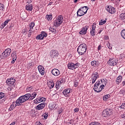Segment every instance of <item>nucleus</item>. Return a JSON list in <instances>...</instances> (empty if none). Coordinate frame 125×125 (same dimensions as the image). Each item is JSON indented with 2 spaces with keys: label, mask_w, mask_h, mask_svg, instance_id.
<instances>
[{
  "label": "nucleus",
  "mask_w": 125,
  "mask_h": 125,
  "mask_svg": "<svg viewBox=\"0 0 125 125\" xmlns=\"http://www.w3.org/2000/svg\"><path fill=\"white\" fill-rule=\"evenodd\" d=\"M31 95L30 93L21 96L16 100V103L18 106H21L22 103L26 102L27 100H32V99H31Z\"/></svg>",
  "instance_id": "1"
},
{
  "label": "nucleus",
  "mask_w": 125,
  "mask_h": 125,
  "mask_svg": "<svg viewBox=\"0 0 125 125\" xmlns=\"http://www.w3.org/2000/svg\"><path fill=\"white\" fill-rule=\"evenodd\" d=\"M102 83V81H97L96 83H95L94 87V90L96 91V92H100L102 89H104V85L103 84H101Z\"/></svg>",
  "instance_id": "2"
},
{
  "label": "nucleus",
  "mask_w": 125,
  "mask_h": 125,
  "mask_svg": "<svg viewBox=\"0 0 125 125\" xmlns=\"http://www.w3.org/2000/svg\"><path fill=\"white\" fill-rule=\"evenodd\" d=\"M77 51L80 55H83L86 51V44L85 43L81 44L78 47Z\"/></svg>",
  "instance_id": "3"
},
{
  "label": "nucleus",
  "mask_w": 125,
  "mask_h": 125,
  "mask_svg": "<svg viewBox=\"0 0 125 125\" xmlns=\"http://www.w3.org/2000/svg\"><path fill=\"white\" fill-rule=\"evenodd\" d=\"M87 10H88V7L87 6L81 7L77 11V16L79 17L83 16V15L86 14Z\"/></svg>",
  "instance_id": "4"
},
{
  "label": "nucleus",
  "mask_w": 125,
  "mask_h": 125,
  "mask_svg": "<svg viewBox=\"0 0 125 125\" xmlns=\"http://www.w3.org/2000/svg\"><path fill=\"white\" fill-rule=\"evenodd\" d=\"M63 22V17L59 16L57 17L54 21V26L55 27H59Z\"/></svg>",
  "instance_id": "5"
},
{
  "label": "nucleus",
  "mask_w": 125,
  "mask_h": 125,
  "mask_svg": "<svg viewBox=\"0 0 125 125\" xmlns=\"http://www.w3.org/2000/svg\"><path fill=\"white\" fill-rule=\"evenodd\" d=\"M112 114H113V110L112 109L107 108L103 111L102 116L104 117H109Z\"/></svg>",
  "instance_id": "6"
},
{
  "label": "nucleus",
  "mask_w": 125,
  "mask_h": 125,
  "mask_svg": "<svg viewBox=\"0 0 125 125\" xmlns=\"http://www.w3.org/2000/svg\"><path fill=\"white\" fill-rule=\"evenodd\" d=\"M80 66V63L77 62L76 63H74L73 62H69L67 64L68 68L69 70H75V69H77Z\"/></svg>",
  "instance_id": "7"
},
{
  "label": "nucleus",
  "mask_w": 125,
  "mask_h": 125,
  "mask_svg": "<svg viewBox=\"0 0 125 125\" xmlns=\"http://www.w3.org/2000/svg\"><path fill=\"white\" fill-rule=\"evenodd\" d=\"M47 37V33H46L44 31H42L41 34L37 36L36 39L40 40L41 41H42V40H43L44 38H46Z\"/></svg>",
  "instance_id": "8"
},
{
  "label": "nucleus",
  "mask_w": 125,
  "mask_h": 125,
  "mask_svg": "<svg viewBox=\"0 0 125 125\" xmlns=\"http://www.w3.org/2000/svg\"><path fill=\"white\" fill-rule=\"evenodd\" d=\"M107 11L109 12V13H111V14H114L115 12H116V9L115 8L112 7V6H107V7L106 8Z\"/></svg>",
  "instance_id": "9"
},
{
  "label": "nucleus",
  "mask_w": 125,
  "mask_h": 125,
  "mask_svg": "<svg viewBox=\"0 0 125 125\" xmlns=\"http://www.w3.org/2000/svg\"><path fill=\"white\" fill-rule=\"evenodd\" d=\"M88 28H89V26L87 25L83 27L82 30L80 31V35H85L87 30H88Z\"/></svg>",
  "instance_id": "10"
},
{
  "label": "nucleus",
  "mask_w": 125,
  "mask_h": 125,
  "mask_svg": "<svg viewBox=\"0 0 125 125\" xmlns=\"http://www.w3.org/2000/svg\"><path fill=\"white\" fill-rule=\"evenodd\" d=\"M108 65L110 66H116L117 65V62L116 61V59H110L107 62Z\"/></svg>",
  "instance_id": "11"
},
{
  "label": "nucleus",
  "mask_w": 125,
  "mask_h": 125,
  "mask_svg": "<svg viewBox=\"0 0 125 125\" xmlns=\"http://www.w3.org/2000/svg\"><path fill=\"white\" fill-rule=\"evenodd\" d=\"M70 92H71V89L67 88L64 90L62 92V93L65 97H68V96L70 95Z\"/></svg>",
  "instance_id": "12"
},
{
  "label": "nucleus",
  "mask_w": 125,
  "mask_h": 125,
  "mask_svg": "<svg viewBox=\"0 0 125 125\" xmlns=\"http://www.w3.org/2000/svg\"><path fill=\"white\" fill-rule=\"evenodd\" d=\"M15 83V79L13 78H10L6 80V83L9 85H13Z\"/></svg>",
  "instance_id": "13"
},
{
  "label": "nucleus",
  "mask_w": 125,
  "mask_h": 125,
  "mask_svg": "<svg viewBox=\"0 0 125 125\" xmlns=\"http://www.w3.org/2000/svg\"><path fill=\"white\" fill-rule=\"evenodd\" d=\"M3 53L4 55V57H8L9 55H10V53H11V49L10 48H7L6 49Z\"/></svg>",
  "instance_id": "14"
},
{
  "label": "nucleus",
  "mask_w": 125,
  "mask_h": 125,
  "mask_svg": "<svg viewBox=\"0 0 125 125\" xmlns=\"http://www.w3.org/2000/svg\"><path fill=\"white\" fill-rule=\"evenodd\" d=\"M52 74L53 76L57 77L60 75V71L58 69L55 68L52 70Z\"/></svg>",
  "instance_id": "15"
},
{
  "label": "nucleus",
  "mask_w": 125,
  "mask_h": 125,
  "mask_svg": "<svg viewBox=\"0 0 125 125\" xmlns=\"http://www.w3.org/2000/svg\"><path fill=\"white\" fill-rule=\"evenodd\" d=\"M45 107V103H42L36 106L37 110H42Z\"/></svg>",
  "instance_id": "16"
},
{
  "label": "nucleus",
  "mask_w": 125,
  "mask_h": 125,
  "mask_svg": "<svg viewBox=\"0 0 125 125\" xmlns=\"http://www.w3.org/2000/svg\"><path fill=\"white\" fill-rule=\"evenodd\" d=\"M38 68L40 74H41L42 76H43L44 75V68H43V66L39 65Z\"/></svg>",
  "instance_id": "17"
},
{
  "label": "nucleus",
  "mask_w": 125,
  "mask_h": 125,
  "mask_svg": "<svg viewBox=\"0 0 125 125\" xmlns=\"http://www.w3.org/2000/svg\"><path fill=\"white\" fill-rule=\"evenodd\" d=\"M49 108L51 110H56L57 107L56 106V104L54 103H51L49 105Z\"/></svg>",
  "instance_id": "18"
},
{
  "label": "nucleus",
  "mask_w": 125,
  "mask_h": 125,
  "mask_svg": "<svg viewBox=\"0 0 125 125\" xmlns=\"http://www.w3.org/2000/svg\"><path fill=\"white\" fill-rule=\"evenodd\" d=\"M91 65L93 66V67H98V66L100 65V63L97 61H93L91 62Z\"/></svg>",
  "instance_id": "19"
},
{
  "label": "nucleus",
  "mask_w": 125,
  "mask_h": 125,
  "mask_svg": "<svg viewBox=\"0 0 125 125\" xmlns=\"http://www.w3.org/2000/svg\"><path fill=\"white\" fill-rule=\"evenodd\" d=\"M17 106H19V105H17V104H16V103L15 104V102L12 103V104H11L9 108V110L12 111L13 109H14V108H15V107H16Z\"/></svg>",
  "instance_id": "20"
},
{
  "label": "nucleus",
  "mask_w": 125,
  "mask_h": 125,
  "mask_svg": "<svg viewBox=\"0 0 125 125\" xmlns=\"http://www.w3.org/2000/svg\"><path fill=\"white\" fill-rule=\"evenodd\" d=\"M34 90H35V88L33 86H27L26 89V92H31L32 91H34Z\"/></svg>",
  "instance_id": "21"
},
{
  "label": "nucleus",
  "mask_w": 125,
  "mask_h": 125,
  "mask_svg": "<svg viewBox=\"0 0 125 125\" xmlns=\"http://www.w3.org/2000/svg\"><path fill=\"white\" fill-rule=\"evenodd\" d=\"M25 8L28 11H32V10H33V5H26L25 6Z\"/></svg>",
  "instance_id": "22"
},
{
  "label": "nucleus",
  "mask_w": 125,
  "mask_h": 125,
  "mask_svg": "<svg viewBox=\"0 0 125 125\" xmlns=\"http://www.w3.org/2000/svg\"><path fill=\"white\" fill-rule=\"evenodd\" d=\"M91 77L93 79H96V80H97V79L99 78V75L98 74V73L95 72V73L91 76Z\"/></svg>",
  "instance_id": "23"
},
{
  "label": "nucleus",
  "mask_w": 125,
  "mask_h": 125,
  "mask_svg": "<svg viewBox=\"0 0 125 125\" xmlns=\"http://www.w3.org/2000/svg\"><path fill=\"white\" fill-rule=\"evenodd\" d=\"M11 57H12L13 60H16L17 59V57L16 56V51H14L11 54Z\"/></svg>",
  "instance_id": "24"
},
{
  "label": "nucleus",
  "mask_w": 125,
  "mask_h": 125,
  "mask_svg": "<svg viewBox=\"0 0 125 125\" xmlns=\"http://www.w3.org/2000/svg\"><path fill=\"white\" fill-rule=\"evenodd\" d=\"M37 101H39V103L41 102H44L45 101V98L43 97H39L37 98Z\"/></svg>",
  "instance_id": "25"
},
{
  "label": "nucleus",
  "mask_w": 125,
  "mask_h": 125,
  "mask_svg": "<svg viewBox=\"0 0 125 125\" xmlns=\"http://www.w3.org/2000/svg\"><path fill=\"white\" fill-rule=\"evenodd\" d=\"M46 19H47L48 21L52 20V14H51L50 15H47L46 16Z\"/></svg>",
  "instance_id": "26"
},
{
  "label": "nucleus",
  "mask_w": 125,
  "mask_h": 125,
  "mask_svg": "<svg viewBox=\"0 0 125 125\" xmlns=\"http://www.w3.org/2000/svg\"><path fill=\"white\" fill-rule=\"evenodd\" d=\"M49 30L52 33H53V34H56V28H54V27H50Z\"/></svg>",
  "instance_id": "27"
},
{
  "label": "nucleus",
  "mask_w": 125,
  "mask_h": 125,
  "mask_svg": "<svg viewBox=\"0 0 125 125\" xmlns=\"http://www.w3.org/2000/svg\"><path fill=\"white\" fill-rule=\"evenodd\" d=\"M121 35L122 38L125 40V29H123L122 30L121 32Z\"/></svg>",
  "instance_id": "28"
},
{
  "label": "nucleus",
  "mask_w": 125,
  "mask_h": 125,
  "mask_svg": "<svg viewBox=\"0 0 125 125\" xmlns=\"http://www.w3.org/2000/svg\"><path fill=\"white\" fill-rule=\"evenodd\" d=\"M42 118H43L44 120H46L47 117H48V113L45 112L42 115Z\"/></svg>",
  "instance_id": "29"
},
{
  "label": "nucleus",
  "mask_w": 125,
  "mask_h": 125,
  "mask_svg": "<svg viewBox=\"0 0 125 125\" xmlns=\"http://www.w3.org/2000/svg\"><path fill=\"white\" fill-rule=\"evenodd\" d=\"M119 17L120 19H122V20L123 19H125V13H121Z\"/></svg>",
  "instance_id": "30"
},
{
  "label": "nucleus",
  "mask_w": 125,
  "mask_h": 125,
  "mask_svg": "<svg viewBox=\"0 0 125 125\" xmlns=\"http://www.w3.org/2000/svg\"><path fill=\"white\" fill-rule=\"evenodd\" d=\"M34 27H35V22H31V23L29 24V27H30L29 30L33 29V28H34Z\"/></svg>",
  "instance_id": "31"
},
{
  "label": "nucleus",
  "mask_w": 125,
  "mask_h": 125,
  "mask_svg": "<svg viewBox=\"0 0 125 125\" xmlns=\"http://www.w3.org/2000/svg\"><path fill=\"white\" fill-rule=\"evenodd\" d=\"M122 76H118L116 79V82L121 83V82H122Z\"/></svg>",
  "instance_id": "32"
},
{
  "label": "nucleus",
  "mask_w": 125,
  "mask_h": 125,
  "mask_svg": "<svg viewBox=\"0 0 125 125\" xmlns=\"http://www.w3.org/2000/svg\"><path fill=\"white\" fill-rule=\"evenodd\" d=\"M9 21H10V20H6V21L4 22L3 25L2 24V29H3V28H4L5 26H6V25L7 24L8 22H9Z\"/></svg>",
  "instance_id": "33"
},
{
  "label": "nucleus",
  "mask_w": 125,
  "mask_h": 125,
  "mask_svg": "<svg viewBox=\"0 0 125 125\" xmlns=\"http://www.w3.org/2000/svg\"><path fill=\"white\" fill-rule=\"evenodd\" d=\"M36 96H37V93L36 92H33L32 93V94L31 95V98L30 99H31V100H33V99H34V98H35V97H36Z\"/></svg>",
  "instance_id": "34"
},
{
  "label": "nucleus",
  "mask_w": 125,
  "mask_h": 125,
  "mask_svg": "<svg viewBox=\"0 0 125 125\" xmlns=\"http://www.w3.org/2000/svg\"><path fill=\"white\" fill-rule=\"evenodd\" d=\"M107 22L106 20L104 21L103 20H101L99 22V25H104Z\"/></svg>",
  "instance_id": "35"
},
{
  "label": "nucleus",
  "mask_w": 125,
  "mask_h": 125,
  "mask_svg": "<svg viewBox=\"0 0 125 125\" xmlns=\"http://www.w3.org/2000/svg\"><path fill=\"white\" fill-rule=\"evenodd\" d=\"M56 87L58 89L59 88V87H60V84H61V83H60V82L59 81H58L56 82Z\"/></svg>",
  "instance_id": "36"
},
{
  "label": "nucleus",
  "mask_w": 125,
  "mask_h": 125,
  "mask_svg": "<svg viewBox=\"0 0 125 125\" xmlns=\"http://www.w3.org/2000/svg\"><path fill=\"white\" fill-rule=\"evenodd\" d=\"M89 125H101V124L98 122H92Z\"/></svg>",
  "instance_id": "37"
},
{
  "label": "nucleus",
  "mask_w": 125,
  "mask_h": 125,
  "mask_svg": "<svg viewBox=\"0 0 125 125\" xmlns=\"http://www.w3.org/2000/svg\"><path fill=\"white\" fill-rule=\"evenodd\" d=\"M49 87L51 89L53 88V87H54V83L51 82L50 84H49Z\"/></svg>",
  "instance_id": "38"
},
{
  "label": "nucleus",
  "mask_w": 125,
  "mask_h": 125,
  "mask_svg": "<svg viewBox=\"0 0 125 125\" xmlns=\"http://www.w3.org/2000/svg\"><path fill=\"white\" fill-rule=\"evenodd\" d=\"M4 96H5V94L3 93H0V99H2Z\"/></svg>",
  "instance_id": "39"
},
{
  "label": "nucleus",
  "mask_w": 125,
  "mask_h": 125,
  "mask_svg": "<svg viewBox=\"0 0 125 125\" xmlns=\"http://www.w3.org/2000/svg\"><path fill=\"white\" fill-rule=\"evenodd\" d=\"M90 34L92 37H94L95 36V30H91Z\"/></svg>",
  "instance_id": "40"
},
{
  "label": "nucleus",
  "mask_w": 125,
  "mask_h": 125,
  "mask_svg": "<svg viewBox=\"0 0 125 125\" xmlns=\"http://www.w3.org/2000/svg\"><path fill=\"white\" fill-rule=\"evenodd\" d=\"M108 98H109V95H106L104 96L103 97L104 101H106V100H107V99H108Z\"/></svg>",
  "instance_id": "41"
},
{
  "label": "nucleus",
  "mask_w": 125,
  "mask_h": 125,
  "mask_svg": "<svg viewBox=\"0 0 125 125\" xmlns=\"http://www.w3.org/2000/svg\"><path fill=\"white\" fill-rule=\"evenodd\" d=\"M4 9V6L3 4L0 3V10H3Z\"/></svg>",
  "instance_id": "42"
},
{
  "label": "nucleus",
  "mask_w": 125,
  "mask_h": 125,
  "mask_svg": "<svg viewBox=\"0 0 125 125\" xmlns=\"http://www.w3.org/2000/svg\"><path fill=\"white\" fill-rule=\"evenodd\" d=\"M0 58H1V59H4V58H6V57H4V54L2 53L0 56Z\"/></svg>",
  "instance_id": "43"
},
{
  "label": "nucleus",
  "mask_w": 125,
  "mask_h": 125,
  "mask_svg": "<svg viewBox=\"0 0 125 125\" xmlns=\"http://www.w3.org/2000/svg\"><path fill=\"white\" fill-rule=\"evenodd\" d=\"M36 112L35 111V109H31V110L30 111V115H34Z\"/></svg>",
  "instance_id": "44"
},
{
  "label": "nucleus",
  "mask_w": 125,
  "mask_h": 125,
  "mask_svg": "<svg viewBox=\"0 0 125 125\" xmlns=\"http://www.w3.org/2000/svg\"><path fill=\"white\" fill-rule=\"evenodd\" d=\"M64 80L65 79L64 78H61L59 82L60 83H63L64 82Z\"/></svg>",
  "instance_id": "45"
},
{
  "label": "nucleus",
  "mask_w": 125,
  "mask_h": 125,
  "mask_svg": "<svg viewBox=\"0 0 125 125\" xmlns=\"http://www.w3.org/2000/svg\"><path fill=\"white\" fill-rule=\"evenodd\" d=\"M106 46L108 47V48H109V49H112V46L110 45V42H108L106 44Z\"/></svg>",
  "instance_id": "46"
},
{
  "label": "nucleus",
  "mask_w": 125,
  "mask_h": 125,
  "mask_svg": "<svg viewBox=\"0 0 125 125\" xmlns=\"http://www.w3.org/2000/svg\"><path fill=\"white\" fill-rule=\"evenodd\" d=\"M28 32V37H31V36L32 35V33H33V30L29 29Z\"/></svg>",
  "instance_id": "47"
},
{
  "label": "nucleus",
  "mask_w": 125,
  "mask_h": 125,
  "mask_svg": "<svg viewBox=\"0 0 125 125\" xmlns=\"http://www.w3.org/2000/svg\"><path fill=\"white\" fill-rule=\"evenodd\" d=\"M120 107L122 109H125V103H123Z\"/></svg>",
  "instance_id": "48"
},
{
  "label": "nucleus",
  "mask_w": 125,
  "mask_h": 125,
  "mask_svg": "<svg viewBox=\"0 0 125 125\" xmlns=\"http://www.w3.org/2000/svg\"><path fill=\"white\" fill-rule=\"evenodd\" d=\"M28 65L29 67H33V66H34V62H29Z\"/></svg>",
  "instance_id": "49"
},
{
  "label": "nucleus",
  "mask_w": 125,
  "mask_h": 125,
  "mask_svg": "<svg viewBox=\"0 0 125 125\" xmlns=\"http://www.w3.org/2000/svg\"><path fill=\"white\" fill-rule=\"evenodd\" d=\"M56 54H57L56 52H55V51H53L52 54V55L53 56H55L56 57V56H57V55H56Z\"/></svg>",
  "instance_id": "50"
},
{
  "label": "nucleus",
  "mask_w": 125,
  "mask_h": 125,
  "mask_svg": "<svg viewBox=\"0 0 125 125\" xmlns=\"http://www.w3.org/2000/svg\"><path fill=\"white\" fill-rule=\"evenodd\" d=\"M59 115H60L62 112H63V109L62 108H60L59 109Z\"/></svg>",
  "instance_id": "51"
},
{
  "label": "nucleus",
  "mask_w": 125,
  "mask_h": 125,
  "mask_svg": "<svg viewBox=\"0 0 125 125\" xmlns=\"http://www.w3.org/2000/svg\"><path fill=\"white\" fill-rule=\"evenodd\" d=\"M95 28H96V26H95V25H94V24H93V25H92V31H95Z\"/></svg>",
  "instance_id": "52"
},
{
  "label": "nucleus",
  "mask_w": 125,
  "mask_h": 125,
  "mask_svg": "<svg viewBox=\"0 0 125 125\" xmlns=\"http://www.w3.org/2000/svg\"><path fill=\"white\" fill-rule=\"evenodd\" d=\"M74 85L75 87H77V86H78V85H79V83H78V82H75L74 83Z\"/></svg>",
  "instance_id": "53"
},
{
  "label": "nucleus",
  "mask_w": 125,
  "mask_h": 125,
  "mask_svg": "<svg viewBox=\"0 0 125 125\" xmlns=\"http://www.w3.org/2000/svg\"><path fill=\"white\" fill-rule=\"evenodd\" d=\"M119 93H120V94H125L124 90H121Z\"/></svg>",
  "instance_id": "54"
},
{
  "label": "nucleus",
  "mask_w": 125,
  "mask_h": 125,
  "mask_svg": "<svg viewBox=\"0 0 125 125\" xmlns=\"http://www.w3.org/2000/svg\"><path fill=\"white\" fill-rule=\"evenodd\" d=\"M79 108H76L74 109V111L76 113L77 112H79Z\"/></svg>",
  "instance_id": "55"
},
{
  "label": "nucleus",
  "mask_w": 125,
  "mask_h": 125,
  "mask_svg": "<svg viewBox=\"0 0 125 125\" xmlns=\"http://www.w3.org/2000/svg\"><path fill=\"white\" fill-rule=\"evenodd\" d=\"M95 82H96V79L93 78L92 83H95Z\"/></svg>",
  "instance_id": "56"
},
{
  "label": "nucleus",
  "mask_w": 125,
  "mask_h": 125,
  "mask_svg": "<svg viewBox=\"0 0 125 125\" xmlns=\"http://www.w3.org/2000/svg\"><path fill=\"white\" fill-rule=\"evenodd\" d=\"M36 125H42V123H41V122H36Z\"/></svg>",
  "instance_id": "57"
},
{
  "label": "nucleus",
  "mask_w": 125,
  "mask_h": 125,
  "mask_svg": "<svg viewBox=\"0 0 125 125\" xmlns=\"http://www.w3.org/2000/svg\"><path fill=\"white\" fill-rule=\"evenodd\" d=\"M34 102H35V103H37V104L40 103L39 101H38V99H37V100H35Z\"/></svg>",
  "instance_id": "58"
},
{
  "label": "nucleus",
  "mask_w": 125,
  "mask_h": 125,
  "mask_svg": "<svg viewBox=\"0 0 125 125\" xmlns=\"http://www.w3.org/2000/svg\"><path fill=\"white\" fill-rule=\"evenodd\" d=\"M101 49V45H99L98 47V50H100Z\"/></svg>",
  "instance_id": "59"
},
{
  "label": "nucleus",
  "mask_w": 125,
  "mask_h": 125,
  "mask_svg": "<svg viewBox=\"0 0 125 125\" xmlns=\"http://www.w3.org/2000/svg\"><path fill=\"white\" fill-rule=\"evenodd\" d=\"M15 124H16V122H13L12 124H11L9 125H15Z\"/></svg>",
  "instance_id": "60"
},
{
  "label": "nucleus",
  "mask_w": 125,
  "mask_h": 125,
  "mask_svg": "<svg viewBox=\"0 0 125 125\" xmlns=\"http://www.w3.org/2000/svg\"><path fill=\"white\" fill-rule=\"evenodd\" d=\"M15 61H16V60H13V61L11 62L12 64H14V62H15Z\"/></svg>",
  "instance_id": "61"
},
{
  "label": "nucleus",
  "mask_w": 125,
  "mask_h": 125,
  "mask_svg": "<svg viewBox=\"0 0 125 125\" xmlns=\"http://www.w3.org/2000/svg\"><path fill=\"white\" fill-rule=\"evenodd\" d=\"M28 3H31L32 2V0H28Z\"/></svg>",
  "instance_id": "62"
},
{
  "label": "nucleus",
  "mask_w": 125,
  "mask_h": 125,
  "mask_svg": "<svg viewBox=\"0 0 125 125\" xmlns=\"http://www.w3.org/2000/svg\"><path fill=\"white\" fill-rule=\"evenodd\" d=\"M122 85H125V82H123V83H122Z\"/></svg>",
  "instance_id": "63"
},
{
  "label": "nucleus",
  "mask_w": 125,
  "mask_h": 125,
  "mask_svg": "<svg viewBox=\"0 0 125 125\" xmlns=\"http://www.w3.org/2000/svg\"><path fill=\"white\" fill-rule=\"evenodd\" d=\"M106 84H107V82H104V84H103V85H104V86H106Z\"/></svg>",
  "instance_id": "64"
}]
</instances>
